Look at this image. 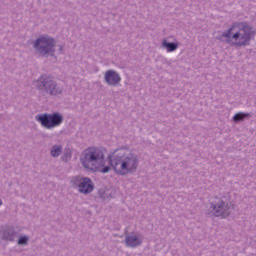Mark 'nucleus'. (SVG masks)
I'll return each instance as SVG.
<instances>
[{"instance_id":"7","label":"nucleus","mask_w":256,"mask_h":256,"mask_svg":"<svg viewBox=\"0 0 256 256\" xmlns=\"http://www.w3.org/2000/svg\"><path fill=\"white\" fill-rule=\"evenodd\" d=\"M80 193H91L93 191V183L89 178H82L79 184Z\"/></svg>"},{"instance_id":"10","label":"nucleus","mask_w":256,"mask_h":256,"mask_svg":"<svg viewBox=\"0 0 256 256\" xmlns=\"http://www.w3.org/2000/svg\"><path fill=\"white\" fill-rule=\"evenodd\" d=\"M163 47H166L167 51H175L177 49V44L175 43H167V41L163 42Z\"/></svg>"},{"instance_id":"11","label":"nucleus","mask_w":256,"mask_h":256,"mask_svg":"<svg viewBox=\"0 0 256 256\" xmlns=\"http://www.w3.org/2000/svg\"><path fill=\"white\" fill-rule=\"evenodd\" d=\"M61 154V146H54L51 150L52 157H59Z\"/></svg>"},{"instance_id":"9","label":"nucleus","mask_w":256,"mask_h":256,"mask_svg":"<svg viewBox=\"0 0 256 256\" xmlns=\"http://www.w3.org/2000/svg\"><path fill=\"white\" fill-rule=\"evenodd\" d=\"M126 244L128 247H137V245H141V240L137 236L127 237Z\"/></svg>"},{"instance_id":"4","label":"nucleus","mask_w":256,"mask_h":256,"mask_svg":"<svg viewBox=\"0 0 256 256\" xmlns=\"http://www.w3.org/2000/svg\"><path fill=\"white\" fill-rule=\"evenodd\" d=\"M36 119L37 121H40L41 125H43V127H46V129L57 127L63 123V116H61L60 114H52V115L44 114L41 116H37Z\"/></svg>"},{"instance_id":"1","label":"nucleus","mask_w":256,"mask_h":256,"mask_svg":"<svg viewBox=\"0 0 256 256\" xmlns=\"http://www.w3.org/2000/svg\"><path fill=\"white\" fill-rule=\"evenodd\" d=\"M80 161L85 169L99 173H109L112 167L117 175H127L137 169V158L133 155L125 156L123 150L114 152L105 160L101 149L88 148L82 153Z\"/></svg>"},{"instance_id":"3","label":"nucleus","mask_w":256,"mask_h":256,"mask_svg":"<svg viewBox=\"0 0 256 256\" xmlns=\"http://www.w3.org/2000/svg\"><path fill=\"white\" fill-rule=\"evenodd\" d=\"M34 47L35 49H39L41 55H53L55 40L47 36H42L36 40Z\"/></svg>"},{"instance_id":"2","label":"nucleus","mask_w":256,"mask_h":256,"mask_svg":"<svg viewBox=\"0 0 256 256\" xmlns=\"http://www.w3.org/2000/svg\"><path fill=\"white\" fill-rule=\"evenodd\" d=\"M224 37L227 38L228 43L241 47L249 44L255 37V31L247 23H236L224 34Z\"/></svg>"},{"instance_id":"12","label":"nucleus","mask_w":256,"mask_h":256,"mask_svg":"<svg viewBox=\"0 0 256 256\" xmlns=\"http://www.w3.org/2000/svg\"><path fill=\"white\" fill-rule=\"evenodd\" d=\"M247 117V114L244 113H238L233 117L234 121H243Z\"/></svg>"},{"instance_id":"6","label":"nucleus","mask_w":256,"mask_h":256,"mask_svg":"<svg viewBox=\"0 0 256 256\" xmlns=\"http://www.w3.org/2000/svg\"><path fill=\"white\" fill-rule=\"evenodd\" d=\"M40 82L42 83V85H40L39 87H44L46 90L49 91L50 95H59V93H61L60 90L56 89L57 85H55L51 78H47L45 80V78L41 77Z\"/></svg>"},{"instance_id":"15","label":"nucleus","mask_w":256,"mask_h":256,"mask_svg":"<svg viewBox=\"0 0 256 256\" xmlns=\"http://www.w3.org/2000/svg\"><path fill=\"white\" fill-rule=\"evenodd\" d=\"M1 205H3V202H1V200H0V206H1Z\"/></svg>"},{"instance_id":"13","label":"nucleus","mask_w":256,"mask_h":256,"mask_svg":"<svg viewBox=\"0 0 256 256\" xmlns=\"http://www.w3.org/2000/svg\"><path fill=\"white\" fill-rule=\"evenodd\" d=\"M29 241V238L27 236H23L18 240V245H25Z\"/></svg>"},{"instance_id":"14","label":"nucleus","mask_w":256,"mask_h":256,"mask_svg":"<svg viewBox=\"0 0 256 256\" xmlns=\"http://www.w3.org/2000/svg\"><path fill=\"white\" fill-rule=\"evenodd\" d=\"M66 157H68L69 159H71V154L66 155Z\"/></svg>"},{"instance_id":"5","label":"nucleus","mask_w":256,"mask_h":256,"mask_svg":"<svg viewBox=\"0 0 256 256\" xmlns=\"http://www.w3.org/2000/svg\"><path fill=\"white\" fill-rule=\"evenodd\" d=\"M215 203L216 204L213 206L215 217H229L232 208L225 206V203L221 200L215 201Z\"/></svg>"},{"instance_id":"8","label":"nucleus","mask_w":256,"mask_h":256,"mask_svg":"<svg viewBox=\"0 0 256 256\" xmlns=\"http://www.w3.org/2000/svg\"><path fill=\"white\" fill-rule=\"evenodd\" d=\"M105 79L108 85H117L121 81V77L115 71L106 72Z\"/></svg>"}]
</instances>
